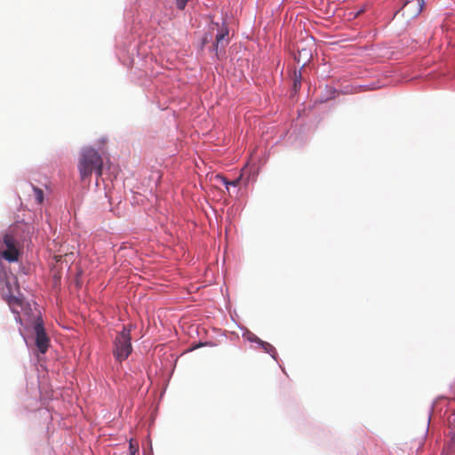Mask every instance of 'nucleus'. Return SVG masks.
Instances as JSON below:
<instances>
[{
    "label": "nucleus",
    "instance_id": "f257e3e1",
    "mask_svg": "<svg viewBox=\"0 0 455 455\" xmlns=\"http://www.w3.org/2000/svg\"><path fill=\"white\" fill-rule=\"evenodd\" d=\"M103 161L100 155L92 148H84L80 156L78 163V170L82 180L89 178L92 172H95L97 176L102 174Z\"/></svg>",
    "mask_w": 455,
    "mask_h": 455
},
{
    "label": "nucleus",
    "instance_id": "f03ea898",
    "mask_svg": "<svg viewBox=\"0 0 455 455\" xmlns=\"http://www.w3.org/2000/svg\"><path fill=\"white\" fill-rule=\"evenodd\" d=\"M229 29L228 24L225 21L221 23L218 22H211L209 25V31L206 33L203 38V45L210 43L213 37L215 42L212 45L213 50L218 56L219 48H224L229 43Z\"/></svg>",
    "mask_w": 455,
    "mask_h": 455
},
{
    "label": "nucleus",
    "instance_id": "7ed1b4c3",
    "mask_svg": "<svg viewBox=\"0 0 455 455\" xmlns=\"http://www.w3.org/2000/svg\"><path fill=\"white\" fill-rule=\"evenodd\" d=\"M130 326H124L114 340L113 355L116 361L123 362L132 351Z\"/></svg>",
    "mask_w": 455,
    "mask_h": 455
},
{
    "label": "nucleus",
    "instance_id": "20e7f679",
    "mask_svg": "<svg viewBox=\"0 0 455 455\" xmlns=\"http://www.w3.org/2000/svg\"><path fill=\"white\" fill-rule=\"evenodd\" d=\"M3 243L6 249L1 252V256L9 262H16L19 259L20 251L18 250V242L13 235L4 234Z\"/></svg>",
    "mask_w": 455,
    "mask_h": 455
},
{
    "label": "nucleus",
    "instance_id": "39448f33",
    "mask_svg": "<svg viewBox=\"0 0 455 455\" xmlns=\"http://www.w3.org/2000/svg\"><path fill=\"white\" fill-rule=\"evenodd\" d=\"M34 331L36 334V346L41 354L46 353L50 345V339L45 332L44 322L38 317L34 323Z\"/></svg>",
    "mask_w": 455,
    "mask_h": 455
},
{
    "label": "nucleus",
    "instance_id": "423d86ee",
    "mask_svg": "<svg viewBox=\"0 0 455 455\" xmlns=\"http://www.w3.org/2000/svg\"><path fill=\"white\" fill-rule=\"evenodd\" d=\"M6 288L8 290V293H4L5 299L12 311L16 315V319L20 320L19 308L22 307L23 300L21 298L12 294L9 281L6 282Z\"/></svg>",
    "mask_w": 455,
    "mask_h": 455
},
{
    "label": "nucleus",
    "instance_id": "0eeeda50",
    "mask_svg": "<svg viewBox=\"0 0 455 455\" xmlns=\"http://www.w3.org/2000/svg\"><path fill=\"white\" fill-rule=\"evenodd\" d=\"M312 58V52L310 50L306 48H298V54L295 56V60L298 63H302L304 67Z\"/></svg>",
    "mask_w": 455,
    "mask_h": 455
},
{
    "label": "nucleus",
    "instance_id": "6e6552de",
    "mask_svg": "<svg viewBox=\"0 0 455 455\" xmlns=\"http://www.w3.org/2000/svg\"><path fill=\"white\" fill-rule=\"evenodd\" d=\"M412 1L413 0H407L406 3L403 4V9L408 8ZM424 4V0H417L416 9L411 12H409V15L412 17L418 16L422 12Z\"/></svg>",
    "mask_w": 455,
    "mask_h": 455
},
{
    "label": "nucleus",
    "instance_id": "1a4fd4ad",
    "mask_svg": "<svg viewBox=\"0 0 455 455\" xmlns=\"http://www.w3.org/2000/svg\"><path fill=\"white\" fill-rule=\"evenodd\" d=\"M215 180L218 181H220L223 185L226 186L227 189H228V186H233V187L238 186L241 179L238 178L233 181H228L224 176H222L220 174H217L215 176Z\"/></svg>",
    "mask_w": 455,
    "mask_h": 455
},
{
    "label": "nucleus",
    "instance_id": "9d476101",
    "mask_svg": "<svg viewBox=\"0 0 455 455\" xmlns=\"http://www.w3.org/2000/svg\"><path fill=\"white\" fill-rule=\"evenodd\" d=\"M259 346L263 349L264 352L269 354L273 358L275 359L276 351L275 348L271 344L260 340Z\"/></svg>",
    "mask_w": 455,
    "mask_h": 455
},
{
    "label": "nucleus",
    "instance_id": "9b49d317",
    "mask_svg": "<svg viewBox=\"0 0 455 455\" xmlns=\"http://www.w3.org/2000/svg\"><path fill=\"white\" fill-rule=\"evenodd\" d=\"M301 85V73L299 71H294V80H293V89L297 91L300 88Z\"/></svg>",
    "mask_w": 455,
    "mask_h": 455
},
{
    "label": "nucleus",
    "instance_id": "f8f14e48",
    "mask_svg": "<svg viewBox=\"0 0 455 455\" xmlns=\"http://www.w3.org/2000/svg\"><path fill=\"white\" fill-rule=\"evenodd\" d=\"M35 196L37 204H42L44 201V192L42 189L34 188Z\"/></svg>",
    "mask_w": 455,
    "mask_h": 455
},
{
    "label": "nucleus",
    "instance_id": "ddd939ff",
    "mask_svg": "<svg viewBox=\"0 0 455 455\" xmlns=\"http://www.w3.org/2000/svg\"><path fill=\"white\" fill-rule=\"evenodd\" d=\"M245 338L251 341V342H256L257 344H259L260 342V339H259L254 333L252 332H247L245 335Z\"/></svg>",
    "mask_w": 455,
    "mask_h": 455
},
{
    "label": "nucleus",
    "instance_id": "4468645a",
    "mask_svg": "<svg viewBox=\"0 0 455 455\" xmlns=\"http://www.w3.org/2000/svg\"><path fill=\"white\" fill-rule=\"evenodd\" d=\"M129 451H130V454H132V455H136V453L139 451V446L137 443H133V440H130Z\"/></svg>",
    "mask_w": 455,
    "mask_h": 455
}]
</instances>
